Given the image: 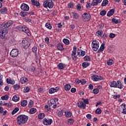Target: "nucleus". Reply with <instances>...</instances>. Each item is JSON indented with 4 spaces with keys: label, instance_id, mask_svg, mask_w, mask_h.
Here are the masks:
<instances>
[{
    "label": "nucleus",
    "instance_id": "1",
    "mask_svg": "<svg viewBox=\"0 0 126 126\" xmlns=\"http://www.w3.org/2000/svg\"><path fill=\"white\" fill-rule=\"evenodd\" d=\"M28 116L25 115H19L17 117V123L18 125H24L28 121Z\"/></svg>",
    "mask_w": 126,
    "mask_h": 126
},
{
    "label": "nucleus",
    "instance_id": "2",
    "mask_svg": "<svg viewBox=\"0 0 126 126\" xmlns=\"http://www.w3.org/2000/svg\"><path fill=\"white\" fill-rule=\"evenodd\" d=\"M43 7L45 8H53L54 7V2L51 0H46L44 1L43 4Z\"/></svg>",
    "mask_w": 126,
    "mask_h": 126
},
{
    "label": "nucleus",
    "instance_id": "3",
    "mask_svg": "<svg viewBox=\"0 0 126 126\" xmlns=\"http://www.w3.org/2000/svg\"><path fill=\"white\" fill-rule=\"evenodd\" d=\"M16 29L17 30H19V31L24 32L25 33H26V34H28L29 33V32H30V31H29V29H28V28L23 26H17Z\"/></svg>",
    "mask_w": 126,
    "mask_h": 126
},
{
    "label": "nucleus",
    "instance_id": "4",
    "mask_svg": "<svg viewBox=\"0 0 126 126\" xmlns=\"http://www.w3.org/2000/svg\"><path fill=\"white\" fill-rule=\"evenodd\" d=\"M30 40L24 39L22 41V46L24 49H28V48H29V46H30Z\"/></svg>",
    "mask_w": 126,
    "mask_h": 126
},
{
    "label": "nucleus",
    "instance_id": "5",
    "mask_svg": "<svg viewBox=\"0 0 126 126\" xmlns=\"http://www.w3.org/2000/svg\"><path fill=\"white\" fill-rule=\"evenodd\" d=\"M82 19L84 22L89 21L91 19V16L89 13H85L82 16Z\"/></svg>",
    "mask_w": 126,
    "mask_h": 126
},
{
    "label": "nucleus",
    "instance_id": "6",
    "mask_svg": "<svg viewBox=\"0 0 126 126\" xmlns=\"http://www.w3.org/2000/svg\"><path fill=\"white\" fill-rule=\"evenodd\" d=\"M92 48L93 51H97L99 49V42L96 40H94L92 42Z\"/></svg>",
    "mask_w": 126,
    "mask_h": 126
},
{
    "label": "nucleus",
    "instance_id": "7",
    "mask_svg": "<svg viewBox=\"0 0 126 126\" xmlns=\"http://www.w3.org/2000/svg\"><path fill=\"white\" fill-rule=\"evenodd\" d=\"M77 49V47L76 46H74L72 52L71 57L73 60V61H76L78 58L77 56H76V50Z\"/></svg>",
    "mask_w": 126,
    "mask_h": 126
},
{
    "label": "nucleus",
    "instance_id": "8",
    "mask_svg": "<svg viewBox=\"0 0 126 126\" xmlns=\"http://www.w3.org/2000/svg\"><path fill=\"white\" fill-rule=\"evenodd\" d=\"M43 124L44 126H51L53 124V120L45 118L43 120Z\"/></svg>",
    "mask_w": 126,
    "mask_h": 126
},
{
    "label": "nucleus",
    "instance_id": "9",
    "mask_svg": "<svg viewBox=\"0 0 126 126\" xmlns=\"http://www.w3.org/2000/svg\"><path fill=\"white\" fill-rule=\"evenodd\" d=\"M19 52L17 49H14L10 52V55L12 58H16L18 56Z\"/></svg>",
    "mask_w": 126,
    "mask_h": 126
},
{
    "label": "nucleus",
    "instance_id": "10",
    "mask_svg": "<svg viewBox=\"0 0 126 126\" xmlns=\"http://www.w3.org/2000/svg\"><path fill=\"white\" fill-rule=\"evenodd\" d=\"M92 79L94 81H99V80H102V79H103V77L94 74L92 76Z\"/></svg>",
    "mask_w": 126,
    "mask_h": 126
},
{
    "label": "nucleus",
    "instance_id": "11",
    "mask_svg": "<svg viewBox=\"0 0 126 126\" xmlns=\"http://www.w3.org/2000/svg\"><path fill=\"white\" fill-rule=\"evenodd\" d=\"M21 9L24 11H28L29 10V6L25 3H22L21 5Z\"/></svg>",
    "mask_w": 126,
    "mask_h": 126
},
{
    "label": "nucleus",
    "instance_id": "12",
    "mask_svg": "<svg viewBox=\"0 0 126 126\" xmlns=\"http://www.w3.org/2000/svg\"><path fill=\"white\" fill-rule=\"evenodd\" d=\"M78 107L80 109H85L86 108V104L83 101H79L77 102Z\"/></svg>",
    "mask_w": 126,
    "mask_h": 126
},
{
    "label": "nucleus",
    "instance_id": "13",
    "mask_svg": "<svg viewBox=\"0 0 126 126\" xmlns=\"http://www.w3.org/2000/svg\"><path fill=\"white\" fill-rule=\"evenodd\" d=\"M11 25H12V21H9L6 23H3L1 26H3L5 28H8V27H9V26H11Z\"/></svg>",
    "mask_w": 126,
    "mask_h": 126
},
{
    "label": "nucleus",
    "instance_id": "14",
    "mask_svg": "<svg viewBox=\"0 0 126 126\" xmlns=\"http://www.w3.org/2000/svg\"><path fill=\"white\" fill-rule=\"evenodd\" d=\"M77 55L79 57H84L86 55V52L82 50H78Z\"/></svg>",
    "mask_w": 126,
    "mask_h": 126
},
{
    "label": "nucleus",
    "instance_id": "15",
    "mask_svg": "<svg viewBox=\"0 0 126 126\" xmlns=\"http://www.w3.org/2000/svg\"><path fill=\"white\" fill-rule=\"evenodd\" d=\"M109 85L111 88H117L118 87V83L115 81L111 82Z\"/></svg>",
    "mask_w": 126,
    "mask_h": 126
},
{
    "label": "nucleus",
    "instance_id": "16",
    "mask_svg": "<svg viewBox=\"0 0 126 126\" xmlns=\"http://www.w3.org/2000/svg\"><path fill=\"white\" fill-rule=\"evenodd\" d=\"M31 1L33 5H35L37 7H40L41 4L37 0H31Z\"/></svg>",
    "mask_w": 126,
    "mask_h": 126
},
{
    "label": "nucleus",
    "instance_id": "17",
    "mask_svg": "<svg viewBox=\"0 0 126 126\" xmlns=\"http://www.w3.org/2000/svg\"><path fill=\"white\" fill-rule=\"evenodd\" d=\"M102 1V0H93L92 1V5L94 6V5H98V3H100Z\"/></svg>",
    "mask_w": 126,
    "mask_h": 126
},
{
    "label": "nucleus",
    "instance_id": "18",
    "mask_svg": "<svg viewBox=\"0 0 126 126\" xmlns=\"http://www.w3.org/2000/svg\"><path fill=\"white\" fill-rule=\"evenodd\" d=\"M57 48L59 51H63L64 50L63 45L61 43H59L57 46Z\"/></svg>",
    "mask_w": 126,
    "mask_h": 126
},
{
    "label": "nucleus",
    "instance_id": "19",
    "mask_svg": "<svg viewBox=\"0 0 126 126\" xmlns=\"http://www.w3.org/2000/svg\"><path fill=\"white\" fill-rule=\"evenodd\" d=\"M7 12V8L5 7H3L0 10V13L1 14H5Z\"/></svg>",
    "mask_w": 126,
    "mask_h": 126
},
{
    "label": "nucleus",
    "instance_id": "20",
    "mask_svg": "<svg viewBox=\"0 0 126 126\" xmlns=\"http://www.w3.org/2000/svg\"><path fill=\"white\" fill-rule=\"evenodd\" d=\"M115 13V9H112L110 11H108V12L107 14V16L108 17H110V16H112Z\"/></svg>",
    "mask_w": 126,
    "mask_h": 126
},
{
    "label": "nucleus",
    "instance_id": "21",
    "mask_svg": "<svg viewBox=\"0 0 126 126\" xmlns=\"http://www.w3.org/2000/svg\"><path fill=\"white\" fill-rule=\"evenodd\" d=\"M117 88H119V89H123L124 88V85H123V84L120 81H117Z\"/></svg>",
    "mask_w": 126,
    "mask_h": 126
},
{
    "label": "nucleus",
    "instance_id": "22",
    "mask_svg": "<svg viewBox=\"0 0 126 126\" xmlns=\"http://www.w3.org/2000/svg\"><path fill=\"white\" fill-rule=\"evenodd\" d=\"M6 82L8 84H12L13 85L15 83V81L11 79H7Z\"/></svg>",
    "mask_w": 126,
    "mask_h": 126
},
{
    "label": "nucleus",
    "instance_id": "23",
    "mask_svg": "<svg viewBox=\"0 0 126 126\" xmlns=\"http://www.w3.org/2000/svg\"><path fill=\"white\" fill-rule=\"evenodd\" d=\"M64 114L66 118H70L72 116V113L70 111L65 112L64 111Z\"/></svg>",
    "mask_w": 126,
    "mask_h": 126
},
{
    "label": "nucleus",
    "instance_id": "24",
    "mask_svg": "<svg viewBox=\"0 0 126 126\" xmlns=\"http://www.w3.org/2000/svg\"><path fill=\"white\" fill-rule=\"evenodd\" d=\"M28 81V79L25 77H22L21 78V82L22 84H24V83H26Z\"/></svg>",
    "mask_w": 126,
    "mask_h": 126
},
{
    "label": "nucleus",
    "instance_id": "25",
    "mask_svg": "<svg viewBox=\"0 0 126 126\" xmlns=\"http://www.w3.org/2000/svg\"><path fill=\"white\" fill-rule=\"evenodd\" d=\"M58 68L59 69H63L64 67H65V64L63 63H60L58 65Z\"/></svg>",
    "mask_w": 126,
    "mask_h": 126
},
{
    "label": "nucleus",
    "instance_id": "26",
    "mask_svg": "<svg viewBox=\"0 0 126 126\" xmlns=\"http://www.w3.org/2000/svg\"><path fill=\"white\" fill-rule=\"evenodd\" d=\"M72 16L73 18H75V19H78L79 18V15L77 14V13H76L75 12H72Z\"/></svg>",
    "mask_w": 126,
    "mask_h": 126
},
{
    "label": "nucleus",
    "instance_id": "27",
    "mask_svg": "<svg viewBox=\"0 0 126 126\" xmlns=\"http://www.w3.org/2000/svg\"><path fill=\"white\" fill-rule=\"evenodd\" d=\"M70 88H71V86L69 84H66L64 86V90L66 91H69V90H70Z\"/></svg>",
    "mask_w": 126,
    "mask_h": 126
},
{
    "label": "nucleus",
    "instance_id": "28",
    "mask_svg": "<svg viewBox=\"0 0 126 126\" xmlns=\"http://www.w3.org/2000/svg\"><path fill=\"white\" fill-rule=\"evenodd\" d=\"M12 101L18 102V101H19V96L18 95H14L12 98Z\"/></svg>",
    "mask_w": 126,
    "mask_h": 126
},
{
    "label": "nucleus",
    "instance_id": "29",
    "mask_svg": "<svg viewBox=\"0 0 126 126\" xmlns=\"http://www.w3.org/2000/svg\"><path fill=\"white\" fill-rule=\"evenodd\" d=\"M82 66L83 67H84L85 68H86L88 66H89L90 65V63L88 62H84L82 63Z\"/></svg>",
    "mask_w": 126,
    "mask_h": 126
},
{
    "label": "nucleus",
    "instance_id": "30",
    "mask_svg": "<svg viewBox=\"0 0 126 126\" xmlns=\"http://www.w3.org/2000/svg\"><path fill=\"white\" fill-rule=\"evenodd\" d=\"M18 111H19V108L18 107H16L11 112L12 116H13L15 114H16Z\"/></svg>",
    "mask_w": 126,
    "mask_h": 126
},
{
    "label": "nucleus",
    "instance_id": "31",
    "mask_svg": "<svg viewBox=\"0 0 126 126\" xmlns=\"http://www.w3.org/2000/svg\"><path fill=\"white\" fill-rule=\"evenodd\" d=\"M123 106L124 108H123V111L122 112V114H124V115L126 114V104L123 103L122 104L121 106Z\"/></svg>",
    "mask_w": 126,
    "mask_h": 126
},
{
    "label": "nucleus",
    "instance_id": "32",
    "mask_svg": "<svg viewBox=\"0 0 126 126\" xmlns=\"http://www.w3.org/2000/svg\"><path fill=\"white\" fill-rule=\"evenodd\" d=\"M21 16L22 17H25V16H27L28 15V12L25 11H21L20 12Z\"/></svg>",
    "mask_w": 126,
    "mask_h": 126
},
{
    "label": "nucleus",
    "instance_id": "33",
    "mask_svg": "<svg viewBox=\"0 0 126 126\" xmlns=\"http://www.w3.org/2000/svg\"><path fill=\"white\" fill-rule=\"evenodd\" d=\"M28 103V102L26 100H24L21 102V105L22 107H25L27 105Z\"/></svg>",
    "mask_w": 126,
    "mask_h": 126
},
{
    "label": "nucleus",
    "instance_id": "34",
    "mask_svg": "<svg viewBox=\"0 0 126 126\" xmlns=\"http://www.w3.org/2000/svg\"><path fill=\"white\" fill-rule=\"evenodd\" d=\"M0 32L6 35L8 33V29L3 28L1 30Z\"/></svg>",
    "mask_w": 126,
    "mask_h": 126
},
{
    "label": "nucleus",
    "instance_id": "35",
    "mask_svg": "<svg viewBox=\"0 0 126 126\" xmlns=\"http://www.w3.org/2000/svg\"><path fill=\"white\" fill-rule=\"evenodd\" d=\"M107 63L108 65H112V64H114V60L109 59L107 61Z\"/></svg>",
    "mask_w": 126,
    "mask_h": 126
},
{
    "label": "nucleus",
    "instance_id": "36",
    "mask_svg": "<svg viewBox=\"0 0 126 126\" xmlns=\"http://www.w3.org/2000/svg\"><path fill=\"white\" fill-rule=\"evenodd\" d=\"M109 3V1L108 0H103L101 3L102 6H106Z\"/></svg>",
    "mask_w": 126,
    "mask_h": 126
},
{
    "label": "nucleus",
    "instance_id": "37",
    "mask_svg": "<svg viewBox=\"0 0 126 126\" xmlns=\"http://www.w3.org/2000/svg\"><path fill=\"white\" fill-rule=\"evenodd\" d=\"M45 116H46V115H45L44 113H40L38 116V118L39 119V120H42L45 118Z\"/></svg>",
    "mask_w": 126,
    "mask_h": 126
},
{
    "label": "nucleus",
    "instance_id": "38",
    "mask_svg": "<svg viewBox=\"0 0 126 126\" xmlns=\"http://www.w3.org/2000/svg\"><path fill=\"white\" fill-rule=\"evenodd\" d=\"M90 60H91V58L89 56H86L84 57V60L85 62H90Z\"/></svg>",
    "mask_w": 126,
    "mask_h": 126
},
{
    "label": "nucleus",
    "instance_id": "39",
    "mask_svg": "<svg viewBox=\"0 0 126 126\" xmlns=\"http://www.w3.org/2000/svg\"><path fill=\"white\" fill-rule=\"evenodd\" d=\"M32 51L35 54V56L37 57V47L34 46L32 47Z\"/></svg>",
    "mask_w": 126,
    "mask_h": 126
},
{
    "label": "nucleus",
    "instance_id": "40",
    "mask_svg": "<svg viewBox=\"0 0 126 126\" xmlns=\"http://www.w3.org/2000/svg\"><path fill=\"white\" fill-rule=\"evenodd\" d=\"M63 42L65 45H69V40L66 38H64L63 40Z\"/></svg>",
    "mask_w": 126,
    "mask_h": 126
},
{
    "label": "nucleus",
    "instance_id": "41",
    "mask_svg": "<svg viewBox=\"0 0 126 126\" xmlns=\"http://www.w3.org/2000/svg\"><path fill=\"white\" fill-rule=\"evenodd\" d=\"M104 50H105V44L102 43L100 48L98 49V51H100V52H103Z\"/></svg>",
    "mask_w": 126,
    "mask_h": 126
},
{
    "label": "nucleus",
    "instance_id": "42",
    "mask_svg": "<svg viewBox=\"0 0 126 126\" xmlns=\"http://www.w3.org/2000/svg\"><path fill=\"white\" fill-rule=\"evenodd\" d=\"M37 111V109H36V108H31L30 110V114H35L36 113Z\"/></svg>",
    "mask_w": 126,
    "mask_h": 126
},
{
    "label": "nucleus",
    "instance_id": "43",
    "mask_svg": "<svg viewBox=\"0 0 126 126\" xmlns=\"http://www.w3.org/2000/svg\"><path fill=\"white\" fill-rule=\"evenodd\" d=\"M8 98H9V96L7 94L3 95L1 97V99H2V100H8Z\"/></svg>",
    "mask_w": 126,
    "mask_h": 126
},
{
    "label": "nucleus",
    "instance_id": "44",
    "mask_svg": "<svg viewBox=\"0 0 126 126\" xmlns=\"http://www.w3.org/2000/svg\"><path fill=\"white\" fill-rule=\"evenodd\" d=\"M56 92V90H55V88H52L49 90V93L50 94H53Z\"/></svg>",
    "mask_w": 126,
    "mask_h": 126
},
{
    "label": "nucleus",
    "instance_id": "45",
    "mask_svg": "<svg viewBox=\"0 0 126 126\" xmlns=\"http://www.w3.org/2000/svg\"><path fill=\"white\" fill-rule=\"evenodd\" d=\"M120 22V20H117L115 18L112 19V23H115V24H118Z\"/></svg>",
    "mask_w": 126,
    "mask_h": 126
},
{
    "label": "nucleus",
    "instance_id": "46",
    "mask_svg": "<svg viewBox=\"0 0 126 126\" xmlns=\"http://www.w3.org/2000/svg\"><path fill=\"white\" fill-rule=\"evenodd\" d=\"M13 88H14V90L17 91L18 90V89H19V88H20V86L18 84L14 85Z\"/></svg>",
    "mask_w": 126,
    "mask_h": 126
},
{
    "label": "nucleus",
    "instance_id": "47",
    "mask_svg": "<svg viewBox=\"0 0 126 126\" xmlns=\"http://www.w3.org/2000/svg\"><path fill=\"white\" fill-rule=\"evenodd\" d=\"M45 27L49 30L52 29V26H51V24L50 23H46L45 24Z\"/></svg>",
    "mask_w": 126,
    "mask_h": 126
},
{
    "label": "nucleus",
    "instance_id": "48",
    "mask_svg": "<svg viewBox=\"0 0 126 126\" xmlns=\"http://www.w3.org/2000/svg\"><path fill=\"white\" fill-rule=\"evenodd\" d=\"M74 123V120L72 119H70L67 120L68 125H72Z\"/></svg>",
    "mask_w": 126,
    "mask_h": 126
},
{
    "label": "nucleus",
    "instance_id": "49",
    "mask_svg": "<svg viewBox=\"0 0 126 126\" xmlns=\"http://www.w3.org/2000/svg\"><path fill=\"white\" fill-rule=\"evenodd\" d=\"M5 33L0 32V37L1 39H4V38H5Z\"/></svg>",
    "mask_w": 126,
    "mask_h": 126
},
{
    "label": "nucleus",
    "instance_id": "50",
    "mask_svg": "<svg viewBox=\"0 0 126 126\" xmlns=\"http://www.w3.org/2000/svg\"><path fill=\"white\" fill-rule=\"evenodd\" d=\"M102 113V110L100 108H97L95 110V114H97V115H100Z\"/></svg>",
    "mask_w": 126,
    "mask_h": 126
},
{
    "label": "nucleus",
    "instance_id": "51",
    "mask_svg": "<svg viewBox=\"0 0 126 126\" xmlns=\"http://www.w3.org/2000/svg\"><path fill=\"white\" fill-rule=\"evenodd\" d=\"M63 113H64V111L62 110L61 111H59L58 113V117H63Z\"/></svg>",
    "mask_w": 126,
    "mask_h": 126
},
{
    "label": "nucleus",
    "instance_id": "52",
    "mask_svg": "<svg viewBox=\"0 0 126 126\" xmlns=\"http://www.w3.org/2000/svg\"><path fill=\"white\" fill-rule=\"evenodd\" d=\"M34 106V102L32 100H30V102L29 103V108H32V107Z\"/></svg>",
    "mask_w": 126,
    "mask_h": 126
},
{
    "label": "nucleus",
    "instance_id": "53",
    "mask_svg": "<svg viewBox=\"0 0 126 126\" xmlns=\"http://www.w3.org/2000/svg\"><path fill=\"white\" fill-rule=\"evenodd\" d=\"M29 91H30V88L29 87H26L25 88L24 90V93H27V92H29Z\"/></svg>",
    "mask_w": 126,
    "mask_h": 126
},
{
    "label": "nucleus",
    "instance_id": "54",
    "mask_svg": "<svg viewBox=\"0 0 126 126\" xmlns=\"http://www.w3.org/2000/svg\"><path fill=\"white\" fill-rule=\"evenodd\" d=\"M93 93L94 94H98V93H99V89H94L93 90Z\"/></svg>",
    "mask_w": 126,
    "mask_h": 126
},
{
    "label": "nucleus",
    "instance_id": "55",
    "mask_svg": "<svg viewBox=\"0 0 126 126\" xmlns=\"http://www.w3.org/2000/svg\"><path fill=\"white\" fill-rule=\"evenodd\" d=\"M97 33L98 34V35H99V36H100V37H101V36H102V35H103V31H98L97 32Z\"/></svg>",
    "mask_w": 126,
    "mask_h": 126
},
{
    "label": "nucleus",
    "instance_id": "56",
    "mask_svg": "<svg viewBox=\"0 0 126 126\" xmlns=\"http://www.w3.org/2000/svg\"><path fill=\"white\" fill-rule=\"evenodd\" d=\"M100 15H102V16H104V15H106V11L105 10H102L100 12Z\"/></svg>",
    "mask_w": 126,
    "mask_h": 126
},
{
    "label": "nucleus",
    "instance_id": "57",
    "mask_svg": "<svg viewBox=\"0 0 126 126\" xmlns=\"http://www.w3.org/2000/svg\"><path fill=\"white\" fill-rule=\"evenodd\" d=\"M68 8H72L73 7V3L70 2L68 4Z\"/></svg>",
    "mask_w": 126,
    "mask_h": 126
},
{
    "label": "nucleus",
    "instance_id": "58",
    "mask_svg": "<svg viewBox=\"0 0 126 126\" xmlns=\"http://www.w3.org/2000/svg\"><path fill=\"white\" fill-rule=\"evenodd\" d=\"M114 99H119V98H121V95L120 94H116L113 95Z\"/></svg>",
    "mask_w": 126,
    "mask_h": 126
},
{
    "label": "nucleus",
    "instance_id": "59",
    "mask_svg": "<svg viewBox=\"0 0 126 126\" xmlns=\"http://www.w3.org/2000/svg\"><path fill=\"white\" fill-rule=\"evenodd\" d=\"M116 37V34L115 33H111L109 34V38H113Z\"/></svg>",
    "mask_w": 126,
    "mask_h": 126
},
{
    "label": "nucleus",
    "instance_id": "60",
    "mask_svg": "<svg viewBox=\"0 0 126 126\" xmlns=\"http://www.w3.org/2000/svg\"><path fill=\"white\" fill-rule=\"evenodd\" d=\"M38 92L39 93H43V92H44V90L41 87H39L38 89Z\"/></svg>",
    "mask_w": 126,
    "mask_h": 126
},
{
    "label": "nucleus",
    "instance_id": "61",
    "mask_svg": "<svg viewBox=\"0 0 126 126\" xmlns=\"http://www.w3.org/2000/svg\"><path fill=\"white\" fill-rule=\"evenodd\" d=\"M84 103L85 105H88L89 104V100L88 99H84Z\"/></svg>",
    "mask_w": 126,
    "mask_h": 126
},
{
    "label": "nucleus",
    "instance_id": "62",
    "mask_svg": "<svg viewBox=\"0 0 126 126\" xmlns=\"http://www.w3.org/2000/svg\"><path fill=\"white\" fill-rule=\"evenodd\" d=\"M45 41L46 42L47 45H49V42H50V38H49V37H46L45 38Z\"/></svg>",
    "mask_w": 126,
    "mask_h": 126
},
{
    "label": "nucleus",
    "instance_id": "63",
    "mask_svg": "<svg viewBox=\"0 0 126 126\" xmlns=\"http://www.w3.org/2000/svg\"><path fill=\"white\" fill-rule=\"evenodd\" d=\"M11 103H4V105L3 106H6L7 107H11Z\"/></svg>",
    "mask_w": 126,
    "mask_h": 126
},
{
    "label": "nucleus",
    "instance_id": "64",
    "mask_svg": "<svg viewBox=\"0 0 126 126\" xmlns=\"http://www.w3.org/2000/svg\"><path fill=\"white\" fill-rule=\"evenodd\" d=\"M86 117L87 119H88L89 120H91V118L92 117V116L91 115V114H88L86 115Z\"/></svg>",
    "mask_w": 126,
    "mask_h": 126
}]
</instances>
